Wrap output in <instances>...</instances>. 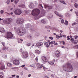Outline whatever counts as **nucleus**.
<instances>
[{
	"label": "nucleus",
	"instance_id": "nucleus-1",
	"mask_svg": "<svg viewBox=\"0 0 78 78\" xmlns=\"http://www.w3.org/2000/svg\"><path fill=\"white\" fill-rule=\"evenodd\" d=\"M63 69L66 72H72L73 71V67L71 64L67 63L63 66Z\"/></svg>",
	"mask_w": 78,
	"mask_h": 78
},
{
	"label": "nucleus",
	"instance_id": "nucleus-2",
	"mask_svg": "<svg viewBox=\"0 0 78 78\" xmlns=\"http://www.w3.org/2000/svg\"><path fill=\"white\" fill-rule=\"evenodd\" d=\"M26 29L22 27L18 28L16 30V33L19 36H23L26 33Z\"/></svg>",
	"mask_w": 78,
	"mask_h": 78
},
{
	"label": "nucleus",
	"instance_id": "nucleus-3",
	"mask_svg": "<svg viewBox=\"0 0 78 78\" xmlns=\"http://www.w3.org/2000/svg\"><path fill=\"white\" fill-rule=\"evenodd\" d=\"M41 11L38 9H34L32 11V14L34 16H37L40 14Z\"/></svg>",
	"mask_w": 78,
	"mask_h": 78
},
{
	"label": "nucleus",
	"instance_id": "nucleus-4",
	"mask_svg": "<svg viewBox=\"0 0 78 78\" xmlns=\"http://www.w3.org/2000/svg\"><path fill=\"white\" fill-rule=\"evenodd\" d=\"M16 22L18 25H21L24 23V20L23 19L19 18L16 20Z\"/></svg>",
	"mask_w": 78,
	"mask_h": 78
},
{
	"label": "nucleus",
	"instance_id": "nucleus-5",
	"mask_svg": "<svg viewBox=\"0 0 78 78\" xmlns=\"http://www.w3.org/2000/svg\"><path fill=\"white\" fill-rule=\"evenodd\" d=\"M22 54L23 55L22 56V57L23 58V59H25V58H28V52H23Z\"/></svg>",
	"mask_w": 78,
	"mask_h": 78
},
{
	"label": "nucleus",
	"instance_id": "nucleus-6",
	"mask_svg": "<svg viewBox=\"0 0 78 78\" xmlns=\"http://www.w3.org/2000/svg\"><path fill=\"white\" fill-rule=\"evenodd\" d=\"M14 13L16 15H20L22 13V10L20 9H17L15 10Z\"/></svg>",
	"mask_w": 78,
	"mask_h": 78
},
{
	"label": "nucleus",
	"instance_id": "nucleus-7",
	"mask_svg": "<svg viewBox=\"0 0 78 78\" xmlns=\"http://www.w3.org/2000/svg\"><path fill=\"white\" fill-rule=\"evenodd\" d=\"M13 37V35L10 32H9L7 33V36L6 37V38L7 39H10V38H12Z\"/></svg>",
	"mask_w": 78,
	"mask_h": 78
},
{
	"label": "nucleus",
	"instance_id": "nucleus-8",
	"mask_svg": "<svg viewBox=\"0 0 78 78\" xmlns=\"http://www.w3.org/2000/svg\"><path fill=\"white\" fill-rule=\"evenodd\" d=\"M37 66H38L37 69H41L42 67L44 70H45V68L43 66L41 65V64L39 63H37Z\"/></svg>",
	"mask_w": 78,
	"mask_h": 78
},
{
	"label": "nucleus",
	"instance_id": "nucleus-9",
	"mask_svg": "<svg viewBox=\"0 0 78 78\" xmlns=\"http://www.w3.org/2000/svg\"><path fill=\"white\" fill-rule=\"evenodd\" d=\"M54 13L56 14V16H58V17H62V18L64 17V16H63L62 15L59 14V12H57L56 11H55Z\"/></svg>",
	"mask_w": 78,
	"mask_h": 78
},
{
	"label": "nucleus",
	"instance_id": "nucleus-10",
	"mask_svg": "<svg viewBox=\"0 0 78 78\" xmlns=\"http://www.w3.org/2000/svg\"><path fill=\"white\" fill-rule=\"evenodd\" d=\"M13 63L14 64H15V65H19L20 63V62H19V61L18 60L16 59L13 61Z\"/></svg>",
	"mask_w": 78,
	"mask_h": 78
},
{
	"label": "nucleus",
	"instance_id": "nucleus-11",
	"mask_svg": "<svg viewBox=\"0 0 78 78\" xmlns=\"http://www.w3.org/2000/svg\"><path fill=\"white\" fill-rule=\"evenodd\" d=\"M41 59L43 62H48V60L47 59V58L45 56L42 57Z\"/></svg>",
	"mask_w": 78,
	"mask_h": 78
},
{
	"label": "nucleus",
	"instance_id": "nucleus-12",
	"mask_svg": "<svg viewBox=\"0 0 78 78\" xmlns=\"http://www.w3.org/2000/svg\"><path fill=\"white\" fill-rule=\"evenodd\" d=\"M45 6L46 8L48 9H51L52 8V6H49L47 5H45Z\"/></svg>",
	"mask_w": 78,
	"mask_h": 78
},
{
	"label": "nucleus",
	"instance_id": "nucleus-13",
	"mask_svg": "<svg viewBox=\"0 0 78 78\" xmlns=\"http://www.w3.org/2000/svg\"><path fill=\"white\" fill-rule=\"evenodd\" d=\"M55 55L57 57L60 56V52L58 51H57L55 53Z\"/></svg>",
	"mask_w": 78,
	"mask_h": 78
},
{
	"label": "nucleus",
	"instance_id": "nucleus-14",
	"mask_svg": "<svg viewBox=\"0 0 78 78\" xmlns=\"http://www.w3.org/2000/svg\"><path fill=\"white\" fill-rule=\"evenodd\" d=\"M37 46L38 47H40V46H42L43 45V43L41 42H39L37 43L36 44Z\"/></svg>",
	"mask_w": 78,
	"mask_h": 78
},
{
	"label": "nucleus",
	"instance_id": "nucleus-15",
	"mask_svg": "<svg viewBox=\"0 0 78 78\" xmlns=\"http://www.w3.org/2000/svg\"><path fill=\"white\" fill-rule=\"evenodd\" d=\"M29 6L30 8V9H33L34 7V4L32 3L30 4L29 5Z\"/></svg>",
	"mask_w": 78,
	"mask_h": 78
},
{
	"label": "nucleus",
	"instance_id": "nucleus-16",
	"mask_svg": "<svg viewBox=\"0 0 78 78\" xmlns=\"http://www.w3.org/2000/svg\"><path fill=\"white\" fill-rule=\"evenodd\" d=\"M44 45H46V47H47V48H48V47H50V44L48 42H45L44 43Z\"/></svg>",
	"mask_w": 78,
	"mask_h": 78
},
{
	"label": "nucleus",
	"instance_id": "nucleus-17",
	"mask_svg": "<svg viewBox=\"0 0 78 78\" xmlns=\"http://www.w3.org/2000/svg\"><path fill=\"white\" fill-rule=\"evenodd\" d=\"M5 69V65L4 64H3L0 66V70H3Z\"/></svg>",
	"mask_w": 78,
	"mask_h": 78
},
{
	"label": "nucleus",
	"instance_id": "nucleus-18",
	"mask_svg": "<svg viewBox=\"0 0 78 78\" xmlns=\"http://www.w3.org/2000/svg\"><path fill=\"white\" fill-rule=\"evenodd\" d=\"M18 6L19 7H20V8H25V5L22 4L20 5H19Z\"/></svg>",
	"mask_w": 78,
	"mask_h": 78
},
{
	"label": "nucleus",
	"instance_id": "nucleus-19",
	"mask_svg": "<svg viewBox=\"0 0 78 78\" xmlns=\"http://www.w3.org/2000/svg\"><path fill=\"white\" fill-rule=\"evenodd\" d=\"M3 22L5 24H9V22L8 21V20H3Z\"/></svg>",
	"mask_w": 78,
	"mask_h": 78
},
{
	"label": "nucleus",
	"instance_id": "nucleus-20",
	"mask_svg": "<svg viewBox=\"0 0 78 78\" xmlns=\"http://www.w3.org/2000/svg\"><path fill=\"white\" fill-rule=\"evenodd\" d=\"M7 21L8 22H9V24L11 23V22H12V19L11 18H9L7 20Z\"/></svg>",
	"mask_w": 78,
	"mask_h": 78
},
{
	"label": "nucleus",
	"instance_id": "nucleus-21",
	"mask_svg": "<svg viewBox=\"0 0 78 78\" xmlns=\"http://www.w3.org/2000/svg\"><path fill=\"white\" fill-rule=\"evenodd\" d=\"M0 32L1 33H4L5 32V29L3 28H0Z\"/></svg>",
	"mask_w": 78,
	"mask_h": 78
},
{
	"label": "nucleus",
	"instance_id": "nucleus-22",
	"mask_svg": "<svg viewBox=\"0 0 78 78\" xmlns=\"http://www.w3.org/2000/svg\"><path fill=\"white\" fill-rule=\"evenodd\" d=\"M48 63H49V64H50V65H51V66H53V65L54 64V62L52 61H49L48 62Z\"/></svg>",
	"mask_w": 78,
	"mask_h": 78
},
{
	"label": "nucleus",
	"instance_id": "nucleus-23",
	"mask_svg": "<svg viewBox=\"0 0 78 78\" xmlns=\"http://www.w3.org/2000/svg\"><path fill=\"white\" fill-rule=\"evenodd\" d=\"M44 15H45V12H42L41 13L40 15V17H42L43 16H44Z\"/></svg>",
	"mask_w": 78,
	"mask_h": 78
},
{
	"label": "nucleus",
	"instance_id": "nucleus-24",
	"mask_svg": "<svg viewBox=\"0 0 78 78\" xmlns=\"http://www.w3.org/2000/svg\"><path fill=\"white\" fill-rule=\"evenodd\" d=\"M26 27L27 28H30L31 27V26L30 23H28L26 25Z\"/></svg>",
	"mask_w": 78,
	"mask_h": 78
},
{
	"label": "nucleus",
	"instance_id": "nucleus-25",
	"mask_svg": "<svg viewBox=\"0 0 78 78\" xmlns=\"http://www.w3.org/2000/svg\"><path fill=\"white\" fill-rule=\"evenodd\" d=\"M27 37L28 38V39H32V36L31 35L29 34L27 35Z\"/></svg>",
	"mask_w": 78,
	"mask_h": 78
},
{
	"label": "nucleus",
	"instance_id": "nucleus-26",
	"mask_svg": "<svg viewBox=\"0 0 78 78\" xmlns=\"http://www.w3.org/2000/svg\"><path fill=\"white\" fill-rule=\"evenodd\" d=\"M7 65L8 67H11L12 66V64L10 63H7Z\"/></svg>",
	"mask_w": 78,
	"mask_h": 78
},
{
	"label": "nucleus",
	"instance_id": "nucleus-27",
	"mask_svg": "<svg viewBox=\"0 0 78 78\" xmlns=\"http://www.w3.org/2000/svg\"><path fill=\"white\" fill-rule=\"evenodd\" d=\"M45 28L46 29H49L50 30H51V27L49 26H45Z\"/></svg>",
	"mask_w": 78,
	"mask_h": 78
},
{
	"label": "nucleus",
	"instance_id": "nucleus-28",
	"mask_svg": "<svg viewBox=\"0 0 78 78\" xmlns=\"http://www.w3.org/2000/svg\"><path fill=\"white\" fill-rule=\"evenodd\" d=\"M36 53H37V54H40L41 53V52L39 51V50H36L35 51Z\"/></svg>",
	"mask_w": 78,
	"mask_h": 78
},
{
	"label": "nucleus",
	"instance_id": "nucleus-29",
	"mask_svg": "<svg viewBox=\"0 0 78 78\" xmlns=\"http://www.w3.org/2000/svg\"><path fill=\"white\" fill-rule=\"evenodd\" d=\"M41 22L42 23H46V21L44 19H42L41 20Z\"/></svg>",
	"mask_w": 78,
	"mask_h": 78
},
{
	"label": "nucleus",
	"instance_id": "nucleus-30",
	"mask_svg": "<svg viewBox=\"0 0 78 78\" xmlns=\"http://www.w3.org/2000/svg\"><path fill=\"white\" fill-rule=\"evenodd\" d=\"M59 1V2H60L61 3H63V4H64V5H66V2H65L64 1H61L60 0Z\"/></svg>",
	"mask_w": 78,
	"mask_h": 78
},
{
	"label": "nucleus",
	"instance_id": "nucleus-31",
	"mask_svg": "<svg viewBox=\"0 0 78 78\" xmlns=\"http://www.w3.org/2000/svg\"><path fill=\"white\" fill-rule=\"evenodd\" d=\"M19 2V0H15L14 2L15 4H17Z\"/></svg>",
	"mask_w": 78,
	"mask_h": 78
},
{
	"label": "nucleus",
	"instance_id": "nucleus-32",
	"mask_svg": "<svg viewBox=\"0 0 78 78\" xmlns=\"http://www.w3.org/2000/svg\"><path fill=\"white\" fill-rule=\"evenodd\" d=\"M31 45V44L30 43L26 44V45L27 47H29Z\"/></svg>",
	"mask_w": 78,
	"mask_h": 78
},
{
	"label": "nucleus",
	"instance_id": "nucleus-33",
	"mask_svg": "<svg viewBox=\"0 0 78 78\" xmlns=\"http://www.w3.org/2000/svg\"><path fill=\"white\" fill-rule=\"evenodd\" d=\"M73 48L75 49H78V45H76L73 47Z\"/></svg>",
	"mask_w": 78,
	"mask_h": 78
},
{
	"label": "nucleus",
	"instance_id": "nucleus-34",
	"mask_svg": "<svg viewBox=\"0 0 78 78\" xmlns=\"http://www.w3.org/2000/svg\"><path fill=\"white\" fill-rule=\"evenodd\" d=\"M53 44L55 45H58V44L57 43H56V42H55V41H54L53 42Z\"/></svg>",
	"mask_w": 78,
	"mask_h": 78
},
{
	"label": "nucleus",
	"instance_id": "nucleus-35",
	"mask_svg": "<svg viewBox=\"0 0 78 78\" xmlns=\"http://www.w3.org/2000/svg\"><path fill=\"white\" fill-rule=\"evenodd\" d=\"M23 41V39H19V40L18 41V43H21V42H20V41Z\"/></svg>",
	"mask_w": 78,
	"mask_h": 78
},
{
	"label": "nucleus",
	"instance_id": "nucleus-36",
	"mask_svg": "<svg viewBox=\"0 0 78 78\" xmlns=\"http://www.w3.org/2000/svg\"><path fill=\"white\" fill-rule=\"evenodd\" d=\"M5 14H6V15L7 16H9L10 15V14H9V13H8L7 12H5Z\"/></svg>",
	"mask_w": 78,
	"mask_h": 78
},
{
	"label": "nucleus",
	"instance_id": "nucleus-37",
	"mask_svg": "<svg viewBox=\"0 0 78 78\" xmlns=\"http://www.w3.org/2000/svg\"><path fill=\"white\" fill-rule=\"evenodd\" d=\"M74 6L75 8H78V4L76 3H75L74 4Z\"/></svg>",
	"mask_w": 78,
	"mask_h": 78
},
{
	"label": "nucleus",
	"instance_id": "nucleus-38",
	"mask_svg": "<svg viewBox=\"0 0 78 78\" xmlns=\"http://www.w3.org/2000/svg\"><path fill=\"white\" fill-rule=\"evenodd\" d=\"M65 22H66L64 23L65 25H68V21H67L66 20Z\"/></svg>",
	"mask_w": 78,
	"mask_h": 78
},
{
	"label": "nucleus",
	"instance_id": "nucleus-39",
	"mask_svg": "<svg viewBox=\"0 0 78 78\" xmlns=\"http://www.w3.org/2000/svg\"><path fill=\"white\" fill-rule=\"evenodd\" d=\"M0 12L1 14H3V13H4V10H2L0 11Z\"/></svg>",
	"mask_w": 78,
	"mask_h": 78
},
{
	"label": "nucleus",
	"instance_id": "nucleus-40",
	"mask_svg": "<svg viewBox=\"0 0 78 78\" xmlns=\"http://www.w3.org/2000/svg\"><path fill=\"white\" fill-rule=\"evenodd\" d=\"M56 38H57V39H59V38H60V37L59 36V35H56Z\"/></svg>",
	"mask_w": 78,
	"mask_h": 78
},
{
	"label": "nucleus",
	"instance_id": "nucleus-41",
	"mask_svg": "<svg viewBox=\"0 0 78 78\" xmlns=\"http://www.w3.org/2000/svg\"><path fill=\"white\" fill-rule=\"evenodd\" d=\"M77 24V23L75 22L74 23H73V24H72V26H73L74 25H76Z\"/></svg>",
	"mask_w": 78,
	"mask_h": 78
},
{
	"label": "nucleus",
	"instance_id": "nucleus-42",
	"mask_svg": "<svg viewBox=\"0 0 78 78\" xmlns=\"http://www.w3.org/2000/svg\"><path fill=\"white\" fill-rule=\"evenodd\" d=\"M74 12H75V13L76 14V16H78V11H76Z\"/></svg>",
	"mask_w": 78,
	"mask_h": 78
},
{
	"label": "nucleus",
	"instance_id": "nucleus-43",
	"mask_svg": "<svg viewBox=\"0 0 78 78\" xmlns=\"http://www.w3.org/2000/svg\"><path fill=\"white\" fill-rule=\"evenodd\" d=\"M74 37L75 38V39H76L78 38V36L77 35L74 36Z\"/></svg>",
	"mask_w": 78,
	"mask_h": 78
},
{
	"label": "nucleus",
	"instance_id": "nucleus-44",
	"mask_svg": "<svg viewBox=\"0 0 78 78\" xmlns=\"http://www.w3.org/2000/svg\"><path fill=\"white\" fill-rule=\"evenodd\" d=\"M2 45L4 47H5V43L4 42H3L2 43Z\"/></svg>",
	"mask_w": 78,
	"mask_h": 78
},
{
	"label": "nucleus",
	"instance_id": "nucleus-45",
	"mask_svg": "<svg viewBox=\"0 0 78 78\" xmlns=\"http://www.w3.org/2000/svg\"><path fill=\"white\" fill-rule=\"evenodd\" d=\"M49 43V45H50V44H51V45H52V44H53V41H51V42H50Z\"/></svg>",
	"mask_w": 78,
	"mask_h": 78
},
{
	"label": "nucleus",
	"instance_id": "nucleus-46",
	"mask_svg": "<svg viewBox=\"0 0 78 78\" xmlns=\"http://www.w3.org/2000/svg\"><path fill=\"white\" fill-rule=\"evenodd\" d=\"M6 3H7V4H9V3H10V1L9 0H8L6 2Z\"/></svg>",
	"mask_w": 78,
	"mask_h": 78
},
{
	"label": "nucleus",
	"instance_id": "nucleus-47",
	"mask_svg": "<svg viewBox=\"0 0 78 78\" xmlns=\"http://www.w3.org/2000/svg\"><path fill=\"white\" fill-rule=\"evenodd\" d=\"M61 22L62 23H64V20L63 19H62L61 20Z\"/></svg>",
	"mask_w": 78,
	"mask_h": 78
},
{
	"label": "nucleus",
	"instance_id": "nucleus-48",
	"mask_svg": "<svg viewBox=\"0 0 78 78\" xmlns=\"http://www.w3.org/2000/svg\"><path fill=\"white\" fill-rule=\"evenodd\" d=\"M71 42H73L74 41V39L72 38L71 39Z\"/></svg>",
	"mask_w": 78,
	"mask_h": 78
},
{
	"label": "nucleus",
	"instance_id": "nucleus-49",
	"mask_svg": "<svg viewBox=\"0 0 78 78\" xmlns=\"http://www.w3.org/2000/svg\"><path fill=\"white\" fill-rule=\"evenodd\" d=\"M67 38L68 41H69V40H70V38H69V36H68Z\"/></svg>",
	"mask_w": 78,
	"mask_h": 78
},
{
	"label": "nucleus",
	"instance_id": "nucleus-50",
	"mask_svg": "<svg viewBox=\"0 0 78 78\" xmlns=\"http://www.w3.org/2000/svg\"><path fill=\"white\" fill-rule=\"evenodd\" d=\"M6 48L5 47H4L2 48V50H6Z\"/></svg>",
	"mask_w": 78,
	"mask_h": 78
},
{
	"label": "nucleus",
	"instance_id": "nucleus-51",
	"mask_svg": "<svg viewBox=\"0 0 78 78\" xmlns=\"http://www.w3.org/2000/svg\"><path fill=\"white\" fill-rule=\"evenodd\" d=\"M35 35H36V36H39V33H36Z\"/></svg>",
	"mask_w": 78,
	"mask_h": 78
},
{
	"label": "nucleus",
	"instance_id": "nucleus-52",
	"mask_svg": "<svg viewBox=\"0 0 78 78\" xmlns=\"http://www.w3.org/2000/svg\"><path fill=\"white\" fill-rule=\"evenodd\" d=\"M49 38L50 39H51V40H52V39H53L52 37H49Z\"/></svg>",
	"mask_w": 78,
	"mask_h": 78
},
{
	"label": "nucleus",
	"instance_id": "nucleus-53",
	"mask_svg": "<svg viewBox=\"0 0 78 78\" xmlns=\"http://www.w3.org/2000/svg\"><path fill=\"white\" fill-rule=\"evenodd\" d=\"M62 42H63V45H65V44H66V42H64V41H62Z\"/></svg>",
	"mask_w": 78,
	"mask_h": 78
},
{
	"label": "nucleus",
	"instance_id": "nucleus-54",
	"mask_svg": "<svg viewBox=\"0 0 78 78\" xmlns=\"http://www.w3.org/2000/svg\"><path fill=\"white\" fill-rule=\"evenodd\" d=\"M58 30V29H54L53 31H57V30Z\"/></svg>",
	"mask_w": 78,
	"mask_h": 78
},
{
	"label": "nucleus",
	"instance_id": "nucleus-55",
	"mask_svg": "<svg viewBox=\"0 0 78 78\" xmlns=\"http://www.w3.org/2000/svg\"><path fill=\"white\" fill-rule=\"evenodd\" d=\"M51 76H52V77H54L55 75L54 74H51Z\"/></svg>",
	"mask_w": 78,
	"mask_h": 78
},
{
	"label": "nucleus",
	"instance_id": "nucleus-56",
	"mask_svg": "<svg viewBox=\"0 0 78 78\" xmlns=\"http://www.w3.org/2000/svg\"><path fill=\"white\" fill-rule=\"evenodd\" d=\"M60 37H62V35L61 34H60Z\"/></svg>",
	"mask_w": 78,
	"mask_h": 78
},
{
	"label": "nucleus",
	"instance_id": "nucleus-57",
	"mask_svg": "<svg viewBox=\"0 0 78 78\" xmlns=\"http://www.w3.org/2000/svg\"><path fill=\"white\" fill-rule=\"evenodd\" d=\"M36 61L37 62L38 60V58H37V57L36 58H35Z\"/></svg>",
	"mask_w": 78,
	"mask_h": 78
},
{
	"label": "nucleus",
	"instance_id": "nucleus-58",
	"mask_svg": "<svg viewBox=\"0 0 78 78\" xmlns=\"http://www.w3.org/2000/svg\"><path fill=\"white\" fill-rule=\"evenodd\" d=\"M25 12H26V14H28V12H29L28 11H26Z\"/></svg>",
	"mask_w": 78,
	"mask_h": 78
},
{
	"label": "nucleus",
	"instance_id": "nucleus-59",
	"mask_svg": "<svg viewBox=\"0 0 78 78\" xmlns=\"http://www.w3.org/2000/svg\"><path fill=\"white\" fill-rule=\"evenodd\" d=\"M24 69H25V70H28V68H27L26 67H24Z\"/></svg>",
	"mask_w": 78,
	"mask_h": 78
},
{
	"label": "nucleus",
	"instance_id": "nucleus-60",
	"mask_svg": "<svg viewBox=\"0 0 78 78\" xmlns=\"http://www.w3.org/2000/svg\"><path fill=\"white\" fill-rule=\"evenodd\" d=\"M30 30L31 31H34V29H30Z\"/></svg>",
	"mask_w": 78,
	"mask_h": 78
},
{
	"label": "nucleus",
	"instance_id": "nucleus-61",
	"mask_svg": "<svg viewBox=\"0 0 78 78\" xmlns=\"http://www.w3.org/2000/svg\"><path fill=\"white\" fill-rule=\"evenodd\" d=\"M0 78H3V77L2 75H0Z\"/></svg>",
	"mask_w": 78,
	"mask_h": 78
},
{
	"label": "nucleus",
	"instance_id": "nucleus-62",
	"mask_svg": "<svg viewBox=\"0 0 78 78\" xmlns=\"http://www.w3.org/2000/svg\"><path fill=\"white\" fill-rule=\"evenodd\" d=\"M73 43L74 44H77V43L75 41H74V42H73Z\"/></svg>",
	"mask_w": 78,
	"mask_h": 78
},
{
	"label": "nucleus",
	"instance_id": "nucleus-63",
	"mask_svg": "<svg viewBox=\"0 0 78 78\" xmlns=\"http://www.w3.org/2000/svg\"><path fill=\"white\" fill-rule=\"evenodd\" d=\"M44 78H48V77L47 76H45L44 77Z\"/></svg>",
	"mask_w": 78,
	"mask_h": 78
},
{
	"label": "nucleus",
	"instance_id": "nucleus-64",
	"mask_svg": "<svg viewBox=\"0 0 78 78\" xmlns=\"http://www.w3.org/2000/svg\"><path fill=\"white\" fill-rule=\"evenodd\" d=\"M16 77L17 78H19V76L17 75Z\"/></svg>",
	"mask_w": 78,
	"mask_h": 78
}]
</instances>
